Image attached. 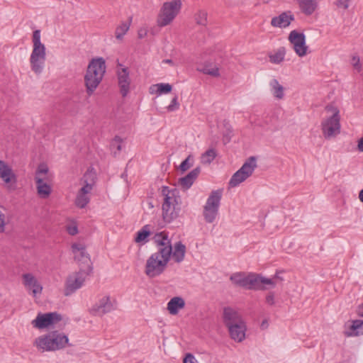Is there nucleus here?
<instances>
[{
	"mask_svg": "<svg viewBox=\"0 0 363 363\" xmlns=\"http://www.w3.org/2000/svg\"><path fill=\"white\" fill-rule=\"evenodd\" d=\"M162 195L163 203L162 205V218L164 222L171 223L177 219L181 213L182 200L179 191L177 188L169 189L168 186H162Z\"/></svg>",
	"mask_w": 363,
	"mask_h": 363,
	"instance_id": "1",
	"label": "nucleus"
},
{
	"mask_svg": "<svg viewBox=\"0 0 363 363\" xmlns=\"http://www.w3.org/2000/svg\"><path fill=\"white\" fill-rule=\"evenodd\" d=\"M105 72L106 63L102 57L91 60L84 76L85 86L89 96H91L97 88Z\"/></svg>",
	"mask_w": 363,
	"mask_h": 363,
	"instance_id": "2",
	"label": "nucleus"
},
{
	"mask_svg": "<svg viewBox=\"0 0 363 363\" xmlns=\"http://www.w3.org/2000/svg\"><path fill=\"white\" fill-rule=\"evenodd\" d=\"M68 342L66 335L54 330L36 338L34 345L42 352L55 351L65 347Z\"/></svg>",
	"mask_w": 363,
	"mask_h": 363,
	"instance_id": "3",
	"label": "nucleus"
},
{
	"mask_svg": "<svg viewBox=\"0 0 363 363\" xmlns=\"http://www.w3.org/2000/svg\"><path fill=\"white\" fill-rule=\"evenodd\" d=\"M182 8L181 0H172L164 2L157 18V24L160 27L169 25L179 13Z\"/></svg>",
	"mask_w": 363,
	"mask_h": 363,
	"instance_id": "4",
	"label": "nucleus"
},
{
	"mask_svg": "<svg viewBox=\"0 0 363 363\" xmlns=\"http://www.w3.org/2000/svg\"><path fill=\"white\" fill-rule=\"evenodd\" d=\"M96 174L92 171L87 170L84 174L82 179L84 186L78 191L75 200V204L77 207L83 208L89 202L90 199L88 194L90 193L93 189Z\"/></svg>",
	"mask_w": 363,
	"mask_h": 363,
	"instance_id": "5",
	"label": "nucleus"
},
{
	"mask_svg": "<svg viewBox=\"0 0 363 363\" xmlns=\"http://www.w3.org/2000/svg\"><path fill=\"white\" fill-rule=\"evenodd\" d=\"M221 197L222 191L220 190L213 191L208 196L203 212L204 219L207 223H211L216 220Z\"/></svg>",
	"mask_w": 363,
	"mask_h": 363,
	"instance_id": "6",
	"label": "nucleus"
},
{
	"mask_svg": "<svg viewBox=\"0 0 363 363\" xmlns=\"http://www.w3.org/2000/svg\"><path fill=\"white\" fill-rule=\"evenodd\" d=\"M152 240L157 247V251L152 255H156L157 257L169 262L172 253V246L167 233L164 231L156 233Z\"/></svg>",
	"mask_w": 363,
	"mask_h": 363,
	"instance_id": "7",
	"label": "nucleus"
},
{
	"mask_svg": "<svg viewBox=\"0 0 363 363\" xmlns=\"http://www.w3.org/2000/svg\"><path fill=\"white\" fill-rule=\"evenodd\" d=\"M93 270L92 266H89L88 269H80L79 272L69 275L66 280L64 294L68 296L73 294L76 290L81 288L86 278L89 276Z\"/></svg>",
	"mask_w": 363,
	"mask_h": 363,
	"instance_id": "8",
	"label": "nucleus"
},
{
	"mask_svg": "<svg viewBox=\"0 0 363 363\" xmlns=\"http://www.w3.org/2000/svg\"><path fill=\"white\" fill-rule=\"evenodd\" d=\"M167 264L168 262L157 257L156 255H152L147 259L145 273L150 278L160 276L166 269Z\"/></svg>",
	"mask_w": 363,
	"mask_h": 363,
	"instance_id": "9",
	"label": "nucleus"
},
{
	"mask_svg": "<svg viewBox=\"0 0 363 363\" xmlns=\"http://www.w3.org/2000/svg\"><path fill=\"white\" fill-rule=\"evenodd\" d=\"M321 127L323 134L326 139L335 137L340 133V116L336 112L335 115L323 121Z\"/></svg>",
	"mask_w": 363,
	"mask_h": 363,
	"instance_id": "10",
	"label": "nucleus"
},
{
	"mask_svg": "<svg viewBox=\"0 0 363 363\" xmlns=\"http://www.w3.org/2000/svg\"><path fill=\"white\" fill-rule=\"evenodd\" d=\"M116 75L118 85L120 89V94L123 97H125L130 89V72L128 67H125L117 60Z\"/></svg>",
	"mask_w": 363,
	"mask_h": 363,
	"instance_id": "11",
	"label": "nucleus"
},
{
	"mask_svg": "<svg viewBox=\"0 0 363 363\" xmlns=\"http://www.w3.org/2000/svg\"><path fill=\"white\" fill-rule=\"evenodd\" d=\"M46 52L44 44L35 45L30 55V62L32 70L39 74L42 72L45 61Z\"/></svg>",
	"mask_w": 363,
	"mask_h": 363,
	"instance_id": "12",
	"label": "nucleus"
},
{
	"mask_svg": "<svg viewBox=\"0 0 363 363\" xmlns=\"http://www.w3.org/2000/svg\"><path fill=\"white\" fill-rule=\"evenodd\" d=\"M288 39L293 45L295 52L299 57H303L307 54L308 47L306 44V35L304 33H298L294 30L289 33Z\"/></svg>",
	"mask_w": 363,
	"mask_h": 363,
	"instance_id": "13",
	"label": "nucleus"
},
{
	"mask_svg": "<svg viewBox=\"0 0 363 363\" xmlns=\"http://www.w3.org/2000/svg\"><path fill=\"white\" fill-rule=\"evenodd\" d=\"M61 320V315L57 312L38 313L35 319L32 321V324L36 328L43 329L55 324Z\"/></svg>",
	"mask_w": 363,
	"mask_h": 363,
	"instance_id": "14",
	"label": "nucleus"
},
{
	"mask_svg": "<svg viewBox=\"0 0 363 363\" xmlns=\"http://www.w3.org/2000/svg\"><path fill=\"white\" fill-rule=\"evenodd\" d=\"M71 247L75 260L82 264H87L86 269L89 268V266H91L90 256L86 251L84 245L75 242L72 245Z\"/></svg>",
	"mask_w": 363,
	"mask_h": 363,
	"instance_id": "15",
	"label": "nucleus"
},
{
	"mask_svg": "<svg viewBox=\"0 0 363 363\" xmlns=\"http://www.w3.org/2000/svg\"><path fill=\"white\" fill-rule=\"evenodd\" d=\"M223 319L227 328L244 323L238 312L230 307H225L223 308Z\"/></svg>",
	"mask_w": 363,
	"mask_h": 363,
	"instance_id": "16",
	"label": "nucleus"
},
{
	"mask_svg": "<svg viewBox=\"0 0 363 363\" xmlns=\"http://www.w3.org/2000/svg\"><path fill=\"white\" fill-rule=\"evenodd\" d=\"M112 309L113 305L110 301L109 296H104L90 309V313L94 315L101 316Z\"/></svg>",
	"mask_w": 363,
	"mask_h": 363,
	"instance_id": "17",
	"label": "nucleus"
},
{
	"mask_svg": "<svg viewBox=\"0 0 363 363\" xmlns=\"http://www.w3.org/2000/svg\"><path fill=\"white\" fill-rule=\"evenodd\" d=\"M23 284L27 289L31 290L33 296L42 293L43 287L36 278L30 273L23 274Z\"/></svg>",
	"mask_w": 363,
	"mask_h": 363,
	"instance_id": "18",
	"label": "nucleus"
},
{
	"mask_svg": "<svg viewBox=\"0 0 363 363\" xmlns=\"http://www.w3.org/2000/svg\"><path fill=\"white\" fill-rule=\"evenodd\" d=\"M269 288L262 284V276L259 274H248L247 289L248 290L264 291Z\"/></svg>",
	"mask_w": 363,
	"mask_h": 363,
	"instance_id": "19",
	"label": "nucleus"
},
{
	"mask_svg": "<svg viewBox=\"0 0 363 363\" xmlns=\"http://www.w3.org/2000/svg\"><path fill=\"white\" fill-rule=\"evenodd\" d=\"M201 172V167H197L193 170H191L189 174H187L185 177L179 178L178 180V184L182 186L184 189H189L191 185L194 184L195 180L197 179L198 176Z\"/></svg>",
	"mask_w": 363,
	"mask_h": 363,
	"instance_id": "20",
	"label": "nucleus"
},
{
	"mask_svg": "<svg viewBox=\"0 0 363 363\" xmlns=\"http://www.w3.org/2000/svg\"><path fill=\"white\" fill-rule=\"evenodd\" d=\"M228 328L230 337L238 342H242L245 337L246 325L245 322L230 326Z\"/></svg>",
	"mask_w": 363,
	"mask_h": 363,
	"instance_id": "21",
	"label": "nucleus"
},
{
	"mask_svg": "<svg viewBox=\"0 0 363 363\" xmlns=\"http://www.w3.org/2000/svg\"><path fill=\"white\" fill-rule=\"evenodd\" d=\"M0 177L6 184H9L12 181L14 183L16 182V176L11 168L2 160H0Z\"/></svg>",
	"mask_w": 363,
	"mask_h": 363,
	"instance_id": "22",
	"label": "nucleus"
},
{
	"mask_svg": "<svg viewBox=\"0 0 363 363\" xmlns=\"http://www.w3.org/2000/svg\"><path fill=\"white\" fill-rule=\"evenodd\" d=\"M294 19L293 15H288L286 13H282L277 17H274L271 21V24L274 27L286 28L289 26L291 22Z\"/></svg>",
	"mask_w": 363,
	"mask_h": 363,
	"instance_id": "23",
	"label": "nucleus"
},
{
	"mask_svg": "<svg viewBox=\"0 0 363 363\" xmlns=\"http://www.w3.org/2000/svg\"><path fill=\"white\" fill-rule=\"evenodd\" d=\"M37 192L39 196L42 199L48 198L51 194V187L47 183L43 182V178L39 177H35Z\"/></svg>",
	"mask_w": 363,
	"mask_h": 363,
	"instance_id": "24",
	"label": "nucleus"
},
{
	"mask_svg": "<svg viewBox=\"0 0 363 363\" xmlns=\"http://www.w3.org/2000/svg\"><path fill=\"white\" fill-rule=\"evenodd\" d=\"M301 11L307 15H311L317 9L318 2L316 0H297Z\"/></svg>",
	"mask_w": 363,
	"mask_h": 363,
	"instance_id": "25",
	"label": "nucleus"
},
{
	"mask_svg": "<svg viewBox=\"0 0 363 363\" xmlns=\"http://www.w3.org/2000/svg\"><path fill=\"white\" fill-rule=\"evenodd\" d=\"M185 306V301L182 297L175 296L172 298L167 303V310L172 315L178 313L179 310Z\"/></svg>",
	"mask_w": 363,
	"mask_h": 363,
	"instance_id": "26",
	"label": "nucleus"
},
{
	"mask_svg": "<svg viewBox=\"0 0 363 363\" xmlns=\"http://www.w3.org/2000/svg\"><path fill=\"white\" fill-rule=\"evenodd\" d=\"M256 167V157L251 156L245 162L240 170L242 172V174L248 178L253 174Z\"/></svg>",
	"mask_w": 363,
	"mask_h": 363,
	"instance_id": "27",
	"label": "nucleus"
},
{
	"mask_svg": "<svg viewBox=\"0 0 363 363\" xmlns=\"http://www.w3.org/2000/svg\"><path fill=\"white\" fill-rule=\"evenodd\" d=\"M346 335L358 336L363 334V320H354L350 327V331L346 332Z\"/></svg>",
	"mask_w": 363,
	"mask_h": 363,
	"instance_id": "28",
	"label": "nucleus"
},
{
	"mask_svg": "<svg viewBox=\"0 0 363 363\" xmlns=\"http://www.w3.org/2000/svg\"><path fill=\"white\" fill-rule=\"evenodd\" d=\"M186 247L181 242H178L174 245V250H172V255L176 262H181L185 255Z\"/></svg>",
	"mask_w": 363,
	"mask_h": 363,
	"instance_id": "29",
	"label": "nucleus"
},
{
	"mask_svg": "<svg viewBox=\"0 0 363 363\" xmlns=\"http://www.w3.org/2000/svg\"><path fill=\"white\" fill-rule=\"evenodd\" d=\"M132 18H130L128 21L122 22L119 26H118L115 30V37L118 40L121 41L123 38V36L128 31Z\"/></svg>",
	"mask_w": 363,
	"mask_h": 363,
	"instance_id": "30",
	"label": "nucleus"
},
{
	"mask_svg": "<svg viewBox=\"0 0 363 363\" xmlns=\"http://www.w3.org/2000/svg\"><path fill=\"white\" fill-rule=\"evenodd\" d=\"M230 279L237 286L247 289L248 274L244 273H235L231 275Z\"/></svg>",
	"mask_w": 363,
	"mask_h": 363,
	"instance_id": "31",
	"label": "nucleus"
},
{
	"mask_svg": "<svg viewBox=\"0 0 363 363\" xmlns=\"http://www.w3.org/2000/svg\"><path fill=\"white\" fill-rule=\"evenodd\" d=\"M270 86L272 87V91L274 96L278 99H282L284 96V87L281 85L277 79H273L270 82Z\"/></svg>",
	"mask_w": 363,
	"mask_h": 363,
	"instance_id": "32",
	"label": "nucleus"
},
{
	"mask_svg": "<svg viewBox=\"0 0 363 363\" xmlns=\"http://www.w3.org/2000/svg\"><path fill=\"white\" fill-rule=\"evenodd\" d=\"M286 55V49L284 47L279 48L274 54H269V58L270 62L273 64H280L284 61Z\"/></svg>",
	"mask_w": 363,
	"mask_h": 363,
	"instance_id": "33",
	"label": "nucleus"
},
{
	"mask_svg": "<svg viewBox=\"0 0 363 363\" xmlns=\"http://www.w3.org/2000/svg\"><path fill=\"white\" fill-rule=\"evenodd\" d=\"M217 156V152L214 148H210L201 156V162L203 164H209Z\"/></svg>",
	"mask_w": 363,
	"mask_h": 363,
	"instance_id": "34",
	"label": "nucleus"
},
{
	"mask_svg": "<svg viewBox=\"0 0 363 363\" xmlns=\"http://www.w3.org/2000/svg\"><path fill=\"white\" fill-rule=\"evenodd\" d=\"M247 177L242 174V172L238 169L235 173L232 176L230 182L229 186L230 187H235L238 186L240 183L243 182L247 179Z\"/></svg>",
	"mask_w": 363,
	"mask_h": 363,
	"instance_id": "35",
	"label": "nucleus"
},
{
	"mask_svg": "<svg viewBox=\"0 0 363 363\" xmlns=\"http://www.w3.org/2000/svg\"><path fill=\"white\" fill-rule=\"evenodd\" d=\"M155 88H157L156 92L158 94H168L172 89V86L171 84H163V83L157 84L152 86L150 87L151 92L154 91V89Z\"/></svg>",
	"mask_w": 363,
	"mask_h": 363,
	"instance_id": "36",
	"label": "nucleus"
},
{
	"mask_svg": "<svg viewBox=\"0 0 363 363\" xmlns=\"http://www.w3.org/2000/svg\"><path fill=\"white\" fill-rule=\"evenodd\" d=\"M150 235V231L149 229V225H146L143 226V228L137 233L136 236L135 238V241L136 242H141L145 240V239L147 238V237Z\"/></svg>",
	"mask_w": 363,
	"mask_h": 363,
	"instance_id": "37",
	"label": "nucleus"
},
{
	"mask_svg": "<svg viewBox=\"0 0 363 363\" xmlns=\"http://www.w3.org/2000/svg\"><path fill=\"white\" fill-rule=\"evenodd\" d=\"M194 18L198 25L205 26L207 24V12L201 10L195 13Z\"/></svg>",
	"mask_w": 363,
	"mask_h": 363,
	"instance_id": "38",
	"label": "nucleus"
},
{
	"mask_svg": "<svg viewBox=\"0 0 363 363\" xmlns=\"http://www.w3.org/2000/svg\"><path fill=\"white\" fill-rule=\"evenodd\" d=\"M123 142V140L119 136H115L113 140L111 143V150L116 149V150L113 151V155L116 157L117 154L120 152V151L122 149L121 147V143Z\"/></svg>",
	"mask_w": 363,
	"mask_h": 363,
	"instance_id": "39",
	"label": "nucleus"
},
{
	"mask_svg": "<svg viewBox=\"0 0 363 363\" xmlns=\"http://www.w3.org/2000/svg\"><path fill=\"white\" fill-rule=\"evenodd\" d=\"M203 73L213 77H218L220 75L219 69L217 67H211L209 65H206L202 69Z\"/></svg>",
	"mask_w": 363,
	"mask_h": 363,
	"instance_id": "40",
	"label": "nucleus"
},
{
	"mask_svg": "<svg viewBox=\"0 0 363 363\" xmlns=\"http://www.w3.org/2000/svg\"><path fill=\"white\" fill-rule=\"evenodd\" d=\"M192 159L191 155H189L180 164L179 169L182 172L188 170L191 166L192 163H190V160Z\"/></svg>",
	"mask_w": 363,
	"mask_h": 363,
	"instance_id": "41",
	"label": "nucleus"
},
{
	"mask_svg": "<svg viewBox=\"0 0 363 363\" xmlns=\"http://www.w3.org/2000/svg\"><path fill=\"white\" fill-rule=\"evenodd\" d=\"M48 172V168L45 164H40L35 172V177H39L41 174H46Z\"/></svg>",
	"mask_w": 363,
	"mask_h": 363,
	"instance_id": "42",
	"label": "nucleus"
},
{
	"mask_svg": "<svg viewBox=\"0 0 363 363\" xmlns=\"http://www.w3.org/2000/svg\"><path fill=\"white\" fill-rule=\"evenodd\" d=\"M179 104L177 101V96H175L172 99L171 104L167 106V108L169 111H174L175 110H177L179 108Z\"/></svg>",
	"mask_w": 363,
	"mask_h": 363,
	"instance_id": "43",
	"label": "nucleus"
},
{
	"mask_svg": "<svg viewBox=\"0 0 363 363\" xmlns=\"http://www.w3.org/2000/svg\"><path fill=\"white\" fill-rule=\"evenodd\" d=\"M33 45L42 44L40 42V30H35L33 33Z\"/></svg>",
	"mask_w": 363,
	"mask_h": 363,
	"instance_id": "44",
	"label": "nucleus"
},
{
	"mask_svg": "<svg viewBox=\"0 0 363 363\" xmlns=\"http://www.w3.org/2000/svg\"><path fill=\"white\" fill-rule=\"evenodd\" d=\"M262 284L265 286L266 285H269V288H274L277 284V281H274L273 278L269 279L262 277Z\"/></svg>",
	"mask_w": 363,
	"mask_h": 363,
	"instance_id": "45",
	"label": "nucleus"
},
{
	"mask_svg": "<svg viewBox=\"0 0 363 363\" xmlns=\"http://www.w3.org/2000/svg\"><path fill=\"white\" fill-rule=\"evenodd\" d=\"M266 303L269 306H273L275 303L274 301V292L270 291L267 294L265 298Z\"/></svg>",
	"mask_w": 363,
	"mask_h": 363,
	"instance_id": "46",
	"label": "nucleus"
},
{
	"mask_svg": "<svg viewBox=\"0 0 363 363\" xmlns=\"http://www.w3.org/2000/svg\"><path fill=\"white\" fill-rule=\"evenodd\" d=\"M349 1L350 0H337L335 4L338 7H342L344 9H347L349 7Z\"/></svg>",
	"mask_w": 363,
	"mask_h": 363,
	"instance_id": "47",
	"label": "nucleus"
},
{
	"mask_svg": "<svg viewBox=\"0 0 363 363\" xmlns=\"http://www.w3.org/2000/svg\"><path fill=\"white\" fill-rule=\"evenodd\" d=\"M196 362L194 356L190 353H188L184 359V363H196Z\"/></svg>",
	"mask_w": 363,
	"mask_h": 363,
	"instance_id": "48",
	"label": "nucleus"
},
{
	"mask_svg": "<svg viewBox=\"0 0 363 363\" xmlns=\"http://www.w3.org/2000/svg\"><path fill=\"white\" fill-rule=\"evenodd\" d=\"M325 110L328 112H331L333 113V115H335L336 112H337V115H340V111H339L338 108L333 105L326 106Z\"/></svg>",
	"mask_w": 363,
	"mask_h": 363,
	"instance_id": "49",
	"label": "nucleus"
},
{
	"mask_svg": "<svg viewBox=\"0 0 363 363\" xmlns=\"http://www.w3.org/2000/svg\"><path fill=\"white\" fill-rule=\"evenodd\" d=\"M5 216L0 211V233L5 231Z\"/></svg>",
	"mask_w": 363,
	"mask_h": 363,
	"instance_id": "50",
	"label": "nucleus"
},
{
	"mask_svg": "<svg viewBox=\"0 0 363 363\" xmlns=\"http://www.w3.org/2000/svg\"><path fill=\"white\" fill-rule=\"evenodd\" d=\"M352 61L354 62L353 64V67L358 69L359 71L361 69V65L359 62V57L358 56H353L352 57Z\"/></svg>",
	"mask_w": 363,
	"mask_h": 363,
	"instance_id": "51",
	"label": "nucleus"
},
{
	"mask_svg": "<svg viewBox=\"0 0 363 363\" xmlns=\"http://www.w3.org/2000/svg\"><path fill=\"white\" fill-rule=\"evenodd\" d=\"M67 230L68 233L71 235H74L78 233V229L76 225L68 226Z\"/></svg>",
	"mask_w": 363,
	"mask_h": 363,
	"instance_id": "52",
	"label": "nucleus"
},
{
	"mask_svg": "<svg viewBox=\"0 0 363 363\" xmlns=\"http://www.w3.org/2000/svg\"><path fill=\"white\" fill-rule=\"evenodd\" d=\"M231 130H228V133L223 135V140L225 142L228 143L230 142L231 137L233 135Z\"/></svg>",
	"mask_w": 363,
	"mask_h": 363,
	"instance_id": "53",
	"label": "nucleus"
},
{
	"mask_svg": "<svg viewBox=\"0 0 363 363\" xmlns=\"http://www.w3.org/2000/svg\"><path fill=\"white\" fill-rule=\"evenodd\" d=\"M357 150L363 152V137L361 138L357 142Z\"/></svg>",
	"mask_w": 363,
	"mask_h": 363,
	"instance_id": "54",
	"label": "nucleus"
},
{
	"mask_svg": "<svg viewBox=\"0 0 363 363\" xmlns=\"http://www.w3.org/2000/svg\"><path fill=\"white\" fill-rule=\"evenodd\" d=\"M274 280L276 281L277 282V281H283V278L279 277L278 275V273H276V274L273 277Z\"/></svg>",
	"mask_w": 363,
	"mask_h": 363,
	"instance_id": "55",
	"label": "nucleus"
},
{
	"mask_svg": "<svg viewBox=\"0 0 363 363\" xmlns=\"http://www.w3.org/2000/svg\"><path fill=\"white\" fill-rule=\"evenodd\" d=\"M147 208L149 209H152L154 208V206H155L154 204H153V202L151 201H147Z\"/></svg>",
	"mask_w": 363,
	"mask_h": 363,
	"instance_id": "56",
	"label": "nucleus"
},
{
	"mask_svg": "<svg viewBox=\"0 0 363 363\" xmlns=\"http://www.w3.org/2000/svg\"><path fill=\"white\" fill-rule=\"evenodd\" d=\"M359 199L363 203V189L359 193Z\"/></svg>",
	"mask_w": 363,
	"mask_h": 363,
	"instance_id": "57",
	"label": "nucleus"
},
{
	"mask_svg": "<svg viewBox=\"0 0 363 363\" xmlns=\"http://www.w3.org/2000/svg\"><path fill=\"white\" fill-rule=\"evenodd\" d=\"M163 62L174 65L173 61L170 59L164 60Z\"/></svg>",
	"mask_w": 363,
	"mask_h": 363,
	"instance_id": "58",
	"label": "nucleus"
},
{
	"mask_svg": "<svg viewBox=\"0 0 363 363\" xmlns=\"http://www.w3.org/2000/svg\"><path fill=\"white\" fill-rule=\"evenodd\" d=\"M265 325H267V320H263L261 326L262 328H264Z\"/></svg>",
	"mask_w": 363,
	"mask_h": 363,
	"instance_id": "59",
	"label": "nucleus"
},
{
	"mask_svg": "<svg viewBox=\"0 0 363 363\" xmlns=\"http://www.w3.org/2000/svg\"><path fill=\"white\" fill-rule=\"evenodd\" d=\"M360 308H363V303L359 306V309H360ZM359 315L360 316H362V317H363V313H359Z\"/></svg>",
	"mask_w": 363,
	"mask_h": 363,
	"instance_id": "60",
	"label": "nucleus"
},
{
	"mask_svg": "<svg viewBox=\"0 0 363 363\" xmlns=\"http://www.w3.org/2000/svg\"><path fill=\"white\" fill-rule=\"evenodd\" d=\"M138 35H139V38H143V33H140V32H139V33H138Z\"/></svg>",
	"mask_w": 363,
	"mask_h": 363,
	"instance_id": "61",
	"label": "nucleus"
}]
</instances>
